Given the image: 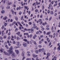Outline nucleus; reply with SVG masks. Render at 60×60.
<instances>
[{
  "label": "nucleus",
  "mask_w": 60,
  "mask_h": 60,
  "mask_svg": "<svg viewBox=\"0 0 60 60\" xmlns=\"http://www.w3.org/2000/svg\"><path fill=\"white\" fill-rule=\"evenodd\" d=\"M13 47L12 46H11L10 48H9V50H8L7 51L8 53H7L5 52V51L4 52V53H5V55L7 56H10L11 55V54H12L13 53V51L12 50L13 49Z\"/></svg>",
  "instance_id": "nucleus-1"
},
{
  "label": "nucleus",
  "mask_w": 60,
  "mask_h": 60,
  "mask_svg": "<svg viewBox=\"0 0 60 60\" xmlns=\"http://www.w3.org/2000/svg\"><path fill=\"white\" fill-rule=\"evenodd\" d=\"M51 54H50V53H49V52H48L47 53V54L46 55L47 56L46 57V59H49V58L48 59V57H49V56H50V55Z\"/></svg>",
  "instance_id": "nucleus-2"
},
{
  "label": "nucleus",
  "mask_w": 60,
  "mask_h": 60,
  "mask_svg": "<svg viewBox=\"0 0 60 60\" xmlns=\"http://www.w3.org/2000/svg\"><path fill=\"white\" fill-rule=\"evenodd\" d=\"M38 56V55H36L35 54H33L32 55V56L34 58H35L36 57H37Z\"/></svg>",
  "instance_id": "nucleus-3"
},
{
  "label": "nucleus",
  "mask_w": 60,
  "mask_h": 60,
  "mask_svg": "<svg viewBox=\"0 0 60 60\" xmlns=\"http://www.w3.org/2000/svg\"><path fill=\"white\" fill-rule=\"evenodd\" d=\"M15 51L16 52V54H19V50H15Z\"/></svg>",
  "instance_id": "nucleus-4"
},
{
  "label": "nucleus",
  "mask_w": 60,
  "mask_h": 60,
  "mask_svg": "<svg viewBox=\"0 0 60 60\" xmlns=\"http://www.w3.org/2000/svg\"><path fill=\"white\" fill-rule=\"evenodd\" d=\"M23 46L25 47H26V45H27V44L26 43L24 42L23 43Z\"/></svg>",
  "instance_id": "nucleus-5"
},
{
  "label": "nucleus",
  "mask_w": 60,
  "mask_h": 60,
  "mask_svg": "<svg viewBox=\"0 0 60 60\" xmlns=\"http://www.w3.org/2000/svg\"><path fill=\"white\" fill-rule=\"evenodd\" d=\"M17 23H18V24H19V25H20V26H21V27H22V25H21V24H20V22H17Z\"/></svg>",
  "instance_id": "nucleus-6"
},
{
  "label": "nucleus",
  "mask_w": 60,
  "mask_h": 60,
  "mask_svg": "<svg viewBox=\"0 0 60 60\" xmlns=\"http://www.w3.org/2000/svg\"><path fill=\"white\" fill-rule=\"evenodd\" d=\"M7 4H8V5H10V4H11V2H10V3L9 1H7Z\"/></svg>",
  "instance_id": "nucleus-7"
},
{
  "label": "nucleus",
  "mask_w": 60,
  "mask_h": 60,
  "mask_svg": "<svg viewBox=\"0 0 60 60\" xmlns=\"http://www.w3.org/2000/svg\"><path fill=\"white\" fill-rule=\"evenodd\" d=\"M0 50L2 53H3V52H4V50L3 49H1Z\"/></svg>",
  "instance_id": "nucleus-8"
},
{
  "label": "nucleus",
  "mask_w": 60,
  "mask_h": 60,
  "mask_svg": "<svg viewBox=\"0 0 60 60\" xmlns=\"http://www.w3.org/2000/svg\"><path fill=\"white\" fill-rule=\"evenodd\" d=\"M24 30L25 31H30L31 30V29H27L26 28H25L24 29Z\"/></svg>",
  "instance_id": "nucleus-9"
},
{
  "label": "nucleus",
  "mask_w": 60,
  "mask_h": 60,
  "mask_svg": "<svg viewBox=\"0 0 60 60\" xmlns=\"http://www.w3.org/2000/svg\"><path fill=\"white\" fill-rule=\"evenodd\" d=\"M24 53H25V52L23 51L22 52V56L23 57L24 56Z\"/></svg>",
  "instance_id": "nucleus-10"
},
{
  "label": "nucleus",
  "mask_w": 60,
  "mask_h": 60,
  "mask_svg": "<svg viewBox=\"0 0 60 60\" xmlns=\"http://www.w3.org/2000/svg\"><path fill=\"white\" fill-rule=\"evenodd\" d=\"M56 57L54 56V58H53L52 59V60H54H54H56Z\"/></svg>",
  "instance_id": "nucleus-11"
},
{
  "label": "nucleus",
  "mask_w": 60,
  "mask_h": 60,
  "mask_svg": "<svg viewBox=\"0 0 60 60\" xmlns=\"http://www.w3.org/2000/svg\"><path fill=\"white\" fill-rule=\"evenodd\" d=\"M7 17L6 16L4 17L3 19H4V20H6V19H7Z\"/></svg>",
  "instance_id": "nucleus-12"
},
{
  "label": "nucleus",
  "mask_w": 60,
  "mask_h": 60,
  "mask_svg": "<svg viewBox=\"0 0 60 60\" xmlns=\"http://www.w3.org/2000/svg\"><path fill=\"white\" fill-rule=\"evenodd\" d=\"M11 12H12V14H14V11L13 10V9H11Z\"/></svg>",
  "instance_id": "nucleus-13"
},
{
  "label": "nucleus",
  "mask_w": 60,
  "mask_h": 60,
  "mask_svg": "<svg viewBox=\"0 0 60 60\" xmlns=\"http://www.w3.org/2000/svg\"><path fill=\"white\" fill-rule=\"evenodd\" d=\"M50 13L51 14V15H53V14H54V13L52 11H51L50 12Z\"/></svg>",
  "instance_id": "nucleus-14"
},
{
  "label": "nucleus",
  "mask_w": 60,
  "mask_h": 60,
  "mask_svg": "<svg viewBox=\"0 0 60 60\" xmlns=\"http://www.w3.org/2000/svg\"><path fill=\"white\" fill-rule=\"evenodd\" d=\"M58 50H60V46L59 45L58 47L57 48V49Z\"/></svg>",
  "instance_id": "nucleus-15"
},
{
  "label": "nucleus",
  "mask_w": 60,
  "mask_h": 60,
  "mask_svg": "<svg viewBox=\"0 0 60 60\" xmlns=\"http://www.w3.org/2000/svg\"><path fill=\"white\" fill-rule=\"evenodd\" d=\"M7 9H10V6H8L6 7Z\"/></svg>",
  "instance_id": "nucleus-16"
},
{
  "label": "nucleus",
  "mask_w": 60,
  "mask_h": 60,
  "mask_svg": "<svg viewBox=\"0 0 60 60\" xmlns=\"http://www.w3.org/2000/svg\"><path fill=\"white\" fill-rule=\"evenodd\" d=\"M38 52L39 51H38V50H36L35 51V53H36V54H38Z\"/></svg>",
  "instance_id": "nucleus-17"
},
{
  "label": "nucleus",
  "mask_w": 60,
  "mask_h": 60,
  "mask_svg": "<svg viewBox=\"0 0 60 60\" xmlns=\"http://www.w3.org/2000/svg\"><path fill=\"white\" fill-rule=\"evenodd\" d=\"M11 56L13 57H14V56H15V54L14 53H13L11 55Z\"/></svg>",
  "instance_id": "nucleus-18"
},
{
  "label": "nucleus",
  "mask_w": 60,
  "mask_h": 60,
  "mask_svg": "<svg viewBox=\"0 0 60 60\" xmlns=\"http://www.w3.org/2000/svg\"><path fill=\"white\" fill-rule=\"evenodd\" d=\"M1 13L4 14V12H5V11L4 10H3L1 11Z\"/></svg>",
  "instance_id": "nucleus-19"
},
{
  "label": "nucleus",
  "mask_w": 60,
  "mask_h": 60,
  "mask_svg": "<svg viewBox=\"0 0 60 60\" xmlns=\"http://www.w3.org/2000/svg\"><path fill=\"white\" fill-rule=\"evenodd\" d=\"M20 34V32H18V33H16V34H17L18 35H19Z\"/></svg>",
  "instance_id": "nucleus-20"
},
{
  "label": "nucleus",
  "mask_w": 60,
  "mask_h": 60,
  "mask_svg": "<svg viewBox=\"0 0 60 60\" xmlns=\"http://www.w3.org/2000/svg\"><path fill=\"white\" fill-rule=\"evenodd\" d=\"M17 46H21V45L20 44H17Z\"/></svg>",
  "instance_id": "nucleus-21"
},
{
  "label": "nucleus",
  "mask_w": 60,
  "mask_h": 60,
  "mask_svg": "<svg viewBox=\"0 0 60 60\" xmlns=\"http://www.w3.org/2000/svg\"><path fill=\"white\" fill-rule=\"evenodd\" d=\"M17 40H19L20 39L19 38V37H17L16 38Z\"/></svg>",
  "instance_id": "nucleus-22"
},
{
  "label": "nucleus",
  "mask_w": 60,
  "mask_h": 60,
  "mask_svg": "<svg viewBox=\"0 0 60 60\" xmlns=\"http://www.w3.org/2000/svg\"><path fill=\"white\" fill-rule=\"evenodd\" d=\"M39 52H41V51H42V50L41 49H40L39 50Z\"/></svg>",
  "instance_id": "nucleus-23"
},
{
  "label": "nucleus",
  "mask_w": 60,
  "mask_h": 60,
  "mask_svg": "<svg viewBox=\"0 0 60 60\" xmlns=\"http://www.w3.org/2000/svg\"><path fill=\"white\" fill-rule=\"evenodd\" d=\"M51 33V32H49L47 33V34L48 35H49V34H50Z\"/></svg>",
  "instance_id": "nucleus-24"
},
{
  "label": "nucleus",
  "mask_w": 60,
  "mask_h": 60,
  "mask_svg": "<svg viewBox=\"0 0 60 60\" xmlns=\"http://www.w3.org/2000/svg\"><path fill=\"white\" fill-rule=\"evenodd\" d=\"M21 5L22 6H24V4H23V2H21Z\"/></svg>",
  "instance_id": "nucleus-25"
},
{
  "label": "nucleus",
  "mask_w": 60,
  "mask_h": 60,
  "mask_svg": "<svg viewBox=\"0 0 60 60\" xmlns=\"http://www.w3.org/2000/svg\"><path fill=\"white\" fill-rule=\"evenodd\" d=\"M24 41H27V39H23Z\"/></svg>",
  "instance_id": "nucleus-26"
},
{
  "label": "nucleus",
  "mask_w": 60,
  "mask_h": 60,
  "mask_svg": "<svg viewBox=\"0 0 60 60\" xmlns=\"http://www.w3.org/2000/svg\"><path fill=\"white\" fill-rule=\"evenodd\" d=\"M30 38H31L32 37V34H30Z\"/></svg>",
  "instance_id": "nucleus-27"
},
{
  "label": "nucleus",
  "mask_w": 60,
  "mask_h": 60,
  "mask_svg": "<svg viewBox=\"0 0 60 60\" xmlns=\"http://www.w3.org/2000/svg\"><path fill=\"white\" fill-rule=\"evenodd\" d=\"M35 11L36 12H37L38 11V10L37 9H36Z\"/></svg>",
  "instance_id": "nucleus-28"
},
{
  "label": "nucleus",
  "mask_w": 60,
  "mask_h": 60,
  "mask_svg": "<svg viewBox=\"0 0 60 60\" xmlns=\"http://www.w3.org/2000/svg\"><path fill=\"white\" fill-rule=\"evenodd\" d=\"M26 60H31V59L30 58H28L26 59Z\"/></svg>",
  "instance_id": "nucleus-29"
},
{
  "label": "nucleus",
  "mask_w": 60,
  "mask_h": 60,
  "mask_svg": "<svg viewBox=\"0 0 60 60\" xmlns=\"http://www.w3.org/2000/svg\"><path fill=\"white\" fill-rule=\"evenodd\" d=\"M15 19L16 20H18V17H15Z\"/></svg>",
  "instance_id": "nucleus-30"
},
{
  "label": "nucleus",
  "mask_w": 60,
  "mask_h": 60,
  "mask_svg": "<svg viewBox=\"0 0 60 60\" xmlns=\"http://www.w3.org/2000/svg\"><path fill=\"white\" fill-rule=\"evenodd\" d=\"M15 43H16V42L15 41H14L12 42L13 44H15Z\"/></svg>",
  "instance_id": "nucleus-31"
},
{
  "label": "nucleus",
  "mask_w": 60,
  "mask_h": 60,
  "mask_svg": "<svg viewBox=\"0 0 60 60\" xmlns=\"http://www.w3.org/2000/svg\"><path fill=\"white\" fill-rule=\"evenodd\" d=\"M33 42L35 45H36V42L35 41H34Z\"/></svg>",
  "instance_id": "nucleus-32"
},
{
  "label": "nucleus",
  "mask_w": 60,
  "mask_h": 60,
  "mask_svg": "<svg viewBox=\"0 0 60 60\" xmlns=\"http://www.w3.org/2000/svg\"><path fill=\"white\" fill-rule=\"evenodd\" d=\"M56 49V47H54L53 49L54 50H55Z\"/></svg>",
  "instance_id": "nucleus-33"
},
{
  "label": "nucleus",
  "mask_w": 60,
  "mask_h": 60,
  "mask_svg": "<svg viewBox=\"0 0 60 60\" xmlns=\"http://www.w3.org/2000/svg\"><path fill=\"white\" fill-rule=\"evenodd\" d=\"M34 49H37V46H36L34 48Z\"/></svg>",
  "instance_id": "nucleus-34"
},
{
  "label": "nucleus",
  "mask_w": 60,
  "mask_h": 60,
  "mask_svg": "<svg viewBox=\"0 0 60 60\" xmlns=\"http://www.w3.org/2000/svg\"><path fill=\"white\" fill-rule=\"evenodd\" d=\"M42 47V46L41 45H38V47L40 48H41V47Z\"/></svg>",
  "instance_id": "nucleus-35"
},
{
  "label": "nucleus",
  "mask_w": 60,
  "mask_h": 60,
  "mask_svg": "<svg viewBox=\"0 0 60 60\" xmlns=\"http://www.w3.org/2000/svg\"><path fill=\"white\" fill-rule=\"evenodd\" d=\"M18 30V28H16V29L15 30V32H16V31H17V30Z\"/></svg>",
  "instance_id": "nucleus-36"
},
{
  "label": "nucleus",
  "mask_w": 60,
  "mask_h": 60,
  "mask_svg": "<svg viewBox=\"0 0 60 60\" xmlns=\"http://www.w3.org/2000/svg\"><path fill=\"white\" fill-rule=\"evenodd\" d=\"M4 26H2V29H4Z\"/></svg>",
  "instance_id": "nucleus-37"
},
{
  "label": "nucleus",
  "mask_w": 60,
  "mask_h": 60,
  "mask_svg": "<svg viewBox=\"0 0 60 60\" xmlns=\"http://www.w3.org/2000/svg\"><path fill=\"white\" fill-rule=\"evenodd\" d=\"M33 32H34V30L32 29H31V33H33Z\"/></svg>",
  "instance_id": "nucleus-38"
},
{
  "label": "nucleus",
  "mask_w": 60,
  "mask_h": 60,
  "mask_svg": "<svg viewBox=\"0 0 60 60\" xmlns=\"http://www.w3.org/2000/svg\"><path fill=\"white\" fill-rule=\"evenodd\" d=\"M42 10H43L44 9V6H43L42 7Z\"/></svg>",
  "instance_id": "nucleus-39"
},
{
  "label": "nucleus",
  "mask_w": 60,
  "mask_h": 60,
  "mask_svg": "<svg viewBox=\"0 0 60 60\" xmlns=\"http://www.w3.org/2000/svg\"><path fill=\"white\" fill-rule=\"evenodd\" d=\"M22 13V12L20 11L19 13V15H20Z\"/></svg>",
  "instance_id": "nucleus-40"
},
{
  "label": "nucleus",
  "mask_w": 60,
  "mask_h": 60,
  "mask_svg": "<svg viewBox=\"0 0 60 60\" xmlns=\"http://www.w3.org/2000/svg\"><path fill=\"white\" fill-rule=\"evenodd\" d=\"M32 24V23L31 22H30L29 23V24L30 25H31Z\"/></svg>",
  "instance_id": "nucleus-41"
},
{
  "label": "nucleus",
  "mask_w": 60,
  "mask_h": 60,
  "mask_svg": "<svg viewBox=\"0 0 60 60\" xmlns=\"http://www.w3.org/2000/svg\"><path fill=\"white\" fill-rule=\"evenodd\" d=\"M52 19V17H50V18L49 19V21H50L51 20V19Z\"/></svg>",
  "instance_id": "nucleus-42"
},
{
  "label": "nucleus",
  "mask_w": 60,
  "mask_h": 60,
  "mask_svg": "<svg viewBox=\"0 0 60 60\" xmlns=\"http://www.w3.org/2000/svg\"><path fill=\"white\" fill-rule=\"evenodd\" d=\"M50 13V11H49V10H48V13Z\"/></svg>",
  "instance_id": "nucleus-43"
},
{
  "label": "nucleus",
  "mask_w": 60,
  "mask_h": 60,
  "mask_svg": "<svg viewBox=\"0 0 60 60\" xmlns=\"http://www.w3.org/2000/svg\"><path fill=\"white\" fill-rule=\"evenodd\" d=\"M20 48L19 47H17V46H16L15 47V49H16L17 48Z\"/></svg>",
  "instance_id": "nucleus-44"
},
{
  "label": "nucleus",
  "mask_w": 60,
  "mask_h": 60,
  "mask_svg": "<svg viewBox=\"0 0 60 60\" xmlns=\"http://www.w3.org/2000/svg\"><path fill=\"white\" fill-rule=\"evenodd\" d=\"M6 37H7L6 36H5L4 37V39H5V38H6Z\"/></svg>",
  "instance_id": "nucleus-45"
},
{
  "label": "nucleus",
  "mask_w": 60,
  "mask_h": 60,
  "mask_svg": "<svg viewBox=\"0 0 60 60\" xmlns=\"http://www.w3.org/2000/svg\"><path fill=\"white\" fill-rule=\"evenodd\" d=\"M14 39H16V36H14Z\"/></svg>",
  "instance_id": "nucleus-46"
},
{
  "label": "nucleus",
  "mask_w": 60,
  "mask_h": 60,
  "mask_svg": "<svg viewBox=\"0 0 60 60\" xmlns=\"http://www.w3.org/2000/svg\"><path fill=\"white\" fill-rule=\"evenodd\" d=\"M0 39H1V40H3V37H0Z\"/></svg>",
  "instance_id": "nucleus-47"
},
{
  "label": "nucleus",
  "mask_w": 60,
  "mask_h": 60,
  "mask_svg": "<svg viewBox=\"0 0 60 60\" xmlns=\"http://www.w3.org/2000/svg\"><path fill=\"white\" fill-rule=\"evenodd\" d=\"M27 6H25V9H27Z\"/></svg>",
  "instance_id": "nucleus-48"
},
{
  "label": "nucleus",
  "mask_w": 60,
  "mask_h": 60,
  "mask_svg": "<svg viewBox=\"0 0 60 60\" xmlns=\"http://www.w3.org/2000/svg\"><path fill=\"white\" fill-rule=\"evenodd\" d=\"M49 7H51V4H50L49 5Z\"/></svg>",
  "instance_id": "nucleus-49"
},
{
  "label": "nucleus",
  "mask_w": 60,
  "mask_h": 60,
  "mask_svg": "<svg viewBox=\"0 0 60 60\" xmlns=\"http://www.w3.org/2000/svg\"><path fill=\"white\" fill-rule=\"evenodd\" d=\"M39 44H41V41H40L39 42Z\"/></svg>",
  "instance_id": "nucleus-50"
},
{
  "label": "nucleus",
  "mask_w": 60,
  "mask_h": 60,
  "mask_svg": "<svg viewBox=\"0 0 60 60\" xmlns=\"http://www.w3.org/2000/svg\"><path fill=\"white\" fill-rule=\"evenodd\" d=\"M41 20H41V19H40L39 20V22H41Z\"/></svg>",
  "instance_id": "nucleus-51"
},
{
  "label": "nucleus",
  "mask_w": 60,
  "mask_h": 60,
  "mask_svg": "<svg viewBox=\"0 0 60 60\" xmlns=\"http://www.w3.org/2000/svg\"><path fill=\"white\" fill-rule=\"evenodd\" d=\"M25 58H26V57H23V58L22 59V60H23Z\"/></svg>",
  "instance_id": "nucleus-52"
},
{
  "label": "nucleus",
  "mask_w": 60,
  "mask_h": 60,
  "mask_svg": "<svg viewBox=\"0 0 60 60\" xmlns=\"http://www.w3.org/2000/svg\"><path fill=\"white\" fill-rule=\"evenodd\" d=\"M10 38H11V37L9 36L8 37V39H10Z\"/></svg>",
  "instance_id": "nucleus-53"
},
{
  "label": "nucleus",
  "mask_w": 60,
  "mask_h": 60,
  "mask_svg": "<svg viewBox=\"0 0 60 60\" xmlns=\"http://www.w3.org/2000/svg\"><path fill=\"white\" fill-rule=\"evenodd\" d=\"M19 7H18L16 9V10L17 11H18V10H19Z\"/></svg>",
  "instance_id": "nucleus-54"
},
{
  "label": "nucleus",
  "mask_w": 60,
  "mask_h": 60,
  "mask_svg": "<svg viewBox=\"0 0 60 60\" xmlns=\"http://www.w3.org/2000/svg\"><path fill=\"white\" fill-rule=\"evenodd\" d=\"M7 42L8 43H10V41H9L8 40L7 41Z\"/></svg>",
  "instance_id": "nucleus-55"
},
{
  "label": "nucleus",
  "mask_w": 60,
  "mask_h": 60,
  "mask_svg": "<svg viewBox=\"0 0 60 60\" xmlns=\"http://www.w3.org/2000/svg\"><path fill=\"white\" fill-rule=\"evenodd\" d=\"M4 26H7V23H5V24H4Z\"/></svg>",
  "instance_id": "nucleus-56"
},
{
  "label": "nucleus",
  "mask_w": 60,
  "mask_h": 60,
  "mask_svg": "<svg viewBox=\"0 0 60 60\" xmlns=\"http://www.w3.org/2000/svg\"><path fill=\"white\" fill-rule=\"evenodd\" d=\"M38 2H37V1L36 2V5H38Z\"/></svg>",
  "instance_id": "nucleus-57"
},
{
  "label": "nucleus",
  "mask_w": 60,
  "mask_h": 60,
  "mask_svg": "<svg viewBox=\"0 0 60 60\" xmlns=\"http://www.w3.org/2000/svg\"><path fill=\"white\" fill-rule=\"evenodd\" d=\"M26 26L27 27L28 26V24H26Z\"/></svg>",
  "instance_id": "nucleus-58"
},
{
  "label": "nucleus",
  "mask_w": 60,
  "mask_h": 60,
  "mask_svg": "<svg viewBox=\"0 0 60 60\" xmlns=\"http://www.w3.org/2000/svg\"><path fill=\"white\" fill-rule=\"evenodd\" d=\"M41 49L42 50V51H43V50H44V48H43Z\"/></svg>",
  "instance_id": "nucleus-59"
},
{
  "label": "nucleus",
  "mask_w": 60,
  "mask_h": 60,
  "mask_svg": "<svg viewBox=\"0 0 60 60\" xmlns=\"http://www.w3.org/2000/svg\"><path fill=\"white\" fill-rule=\"evenodd\" d=\"M23 19V16H22L21 18V20H22Z\"/></svg>",
  "instance_id": "nucleus-60"
},
{
  "label": "nucleus",
  "mask_w": 60,
  "mask_h": 60,
  "mask_svg": "<svg viewBox=\"0 0 60 60\" xmlns=\"http://www.w3.org/2000/svg\"><path fill=\"white\" fill-rule=\"evenodd\" d=\"M57 14L56 13L55 14H54V16H56L57 15Z\"/></svg>",
  "instance_id": "nucleus-61"
},
{
  "label": "nucleus",
  "mask_w": 60,
  "mask_h": 60,
  "mask_svg": "<svg viewBox=\"0 0 60 60\" xmlns=\"http://www.w3.org/2000/svg\"><path fill=\"white\" fill-rule=\"evenodd\" d=\"M44 30V28H42L41 29V30H42V31L43 30Z\"/></svg>",
  "instance_id": "nucleus-62"
},
{
  "label": "nucleus",
  "mask_w": 60,
  "mask_h": 60,
  "mask_svg": "<svg viewBox=\"0 0 60 60\" xmlns=\"http://www.w3.org/2000/svg\"><path fill=\"white\" fill-rule=\"evenodd\" d=\"M51 44V43L50 42L49 44V46H50Z\"/></svg>",
  "instance_id": "nucleus-63"
},
{
  "label": "nucleus",
  "mask_w": 60,
  "mask_h": 60,
  "mask_svg": "<svg viewBox=\"0 0 60 60\" xmlns=\"http://www.w3.org/2000/svg\"><path fill=\"white\" fill-rule=\"evenodd\" d=\"M11 40L12 41H14V39H13L12 38H11Z\"/></svg>",
  "instance_id": "nucleus-64"
}]
</instances>
